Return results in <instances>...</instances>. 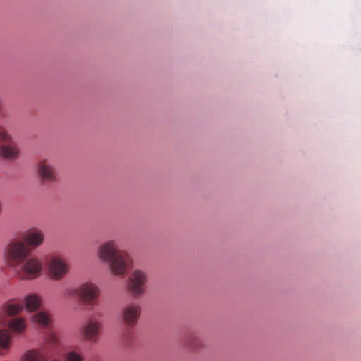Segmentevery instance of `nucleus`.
I'll list each match as a JSON object with an SVG mask.
<instances>
[{
  "mask_svg": "<svg viewBox=\"0 0 361 361\" xmlns=\"http://www.w3.org/2000/svg\"><path fill=\"white\" fill-rule=\"evenodd\" d=\"M29 255L30 249L27 245L19 240L13 241L5 249V261L11 268H16L21 264V269L28 276V278L35 279L40 275L43 269V264L37 257L27 259Z\"/></svg>",
  "mask_w": 361,
  "mask_h": 361,
  "instance_id": "1",
  "label": "nucleus"
},
{
  "mask_svg": "<svg viewBox=\"0 0 361 361\" xmlns=\"http://www.w3.org/2000/svg\"><path fill=\"white\" fill-rule=\"evenodd\" d=\"M97 254L99 259L108 265L114 275L123 276L131 268L130 257L126 251L120 250L114 240L102 243L98 247Z\"/></svg>",
  "mask_w": 361,
  "mask_h": 361,
  "instance_id": "2",
  "label": "nucleus"
},
{
  "mask_svg": "<svg viewBox=\"0 0 361 361\" xmlns=\"http://www.w3.org/2000/svg\"><path fill=\"white\" fill-rule=\"evenodd\" d=\"M99 292V288L96 284L85 282L79 286L66 287L63 295L65 299H78L86 305H94L97 304Z\"/></svg>",
  "mask_w": 361,
  "mask_h": 361,
  "instance_id": "3",
  "label": "nucleus"
},
{
  "mask_svg": "<svg viewBox=\"0 0 361 361\" xmlns=\"http://www.w3.org/2000/svg\"><path fill=\"white\" fill-rule=\"evenodd\" d=\"M59 343L56 335L49 333L44 337V343L40 348L29 350L24 353L22 361H47Z\"/></svg>",
  "mask_w": 361,
  "mask_h": 361,
  "instance_id": "4",
  "label": "nucleus"
},
{
  "mask_svg": "<svg viewBox=\"0 0 361 361\" xmlns=\"http://www.w3.org/2000/svg\"><path fill=\"white\" fill-rule=\"evenodd\" d=\"M49 277L54 281H61L69 273L70 266L67 260L59 255L49 257L46 262Z\"/></svg>",
  "mask_w": 361,
  "mask_h": 361,
  "instance_id": "5",
  "label": "nucleus"
},
{
  "mask_svg": "<svg viewBox=\"0 0 361 361\" xmlns=\"http://www.w3.org/2000/svg\"><path fill=\"white\" fill-rule=\"evenodd\" d=\"M141 313V307L138 303L131 302L123 306L120 318L123 324L128 329L137 323Z\"/></svg>",
  "mask_w": 361,
  "mask_h": 361,
  "instance_id": "6",
  "label": "nucleus"
},
{
  "mask_svg": "<svg viewBox=\"0 0 361 361\" xmlns=\"http://www.w3.org/2000/svg\"><path fill=\"white\" fill-rule=\"evenodd\" d=\"M147 281V276L145 272L140 270H135L129 277L128 290L130 293L138 297L145 292V286Z\"/></svg>",
  "mask_w": 361,
  "mask_h": 361,
  "instance_id": "7",
  "label": "nucleus"
},
{
  "mask_svg": "<svg viewBox=\"0 0 361 361\" xmlns=\"http://www.w3.org/2000/svg\"><path fill=\"white\" fill-rule=\"evenodd\" d=\"M102 326V324L100 321L92 317L80 328V331L85 339L90 342H96Z\"/></svg>",
  "mask_w": 361,
  "mask_h": 361,
  "instance_id": "8",
  "label": "nucleus"
},
{
  "mask_svg": "<svg viewBox=\"0 0 361 361\" xmlns=\"http://www.w3.org/2000/svg\"><path fill=\"white\" fill-rule=\"evenodd\" d=\"M37 173L44 183H52L56 180V169L48 159H43L37 164Z\"/></svg>",
  "mask_w": 361,
  "mask_h": 361,
  "instance_id": "9",
  "label": "nucleus"
},
{
  "mask_svg": "<svg viewBox=\"0 0 361 361\" xmlns=\"http://www.w3.org/2000/svg\"><path fill=\"white\" fill-rule=\"evenodd\" d=\"M23 240L30 247L37 248L44 242V233L41 229L32 228L24 233Z\"/></svg>",
  "mask_w": 361,
  "mask_h": 361,
  "instance_id": "10",
  "label": "nucleus"
},
{
  "mask_svg": "<svg viewBox=\"0 0 361 361\" xmlns=\"http://www.w3.org/2000/svg\"><path fill=\"white\" fill-rule=\"evenodd\" d=\"M0 310L3 314L1 318L15 317L23 310V305L16 298H12L3 303Z\"/></svg>",
  "mask_w": 361,
  "mask_h": 361,
  "instance_id": "11",
  "label": "nucleus"
},
{
  "mask_svg": "<svg viewBox=\"0 0 361 361\" xmlns=\"http://www.w3.org/2000/svg\"><path fill=\"white\" fill-rule=\"evenodd\" d=\"M7 323L8 326L12 333L22 334L27 329L26 319L22 317H16L7 321L6 318H0V324L5 325Z\"/></svg>",
  "mask_w": 361,
  "mask_h": 361,
  "instance_id": "12",
  "label": "nucleus"
},
{
  "mask_svg": "<svg viewBox=\"0 0 361 361\" xmlns=\"http://www.w3.org/2000/svg\"><path fill=\"white\" fill-rule=\"evenodd\" d=\"M0 155L8 160H14L18 156V151L16 147L9 145H1L0 147Z\"/></svg>",
  "mask_w": 361,
  "mask_h": 361,
  "instance_id": "13",
  "label": "nucleus"
},
{
  "mask_svg": "<svg viewBox=\"0 0 361 361\" xmlns=\"http://www.w3.org/2000/svg\"><path fill=\"white\" fill-rule=\"evenodd\" d=\"M24 303L26 308L31 312L37 310L41 304L40 298L35 294L27 295L24 299Z\"/></svg>",
  "mask_w": 361,
  "mask_h": 361,
  "instance_id": "14",
  "label": "nucleus"
},
{
  "mask_svg": "<svg viewBox=\"0 0 361 361\" xmlns=\"http://www.w3.org/2000/svg\"><path fill=\"white\" fill-rule=\"evenodd\" d=\"M35 322L42 326H48L51 322L49 315L44 312H39L36 313L33 317Z\"/></svg>",
  "mask_w": 361,
  "mask_h": 361,
  "instance_id": "15",
  "label": "nucleus"
},
{
  "mask_svg": "<svg viewBox=\"0 0 361 361\" xmlns=\"http://www.w3.org/2000/svg\"><path fill=\"white\" fill-rule=\"evenodd\" d=\"M135 341V334L130 329H126L121 334V342L123 345L130 347L133 345Z\"/></svg>",
  "mask_w": 361,
  "mask_h": 361,
  "instance_id": "16",
  "label": "nucleus"
},
{
  "mask_svg": "<svg viewBox=\"0 0 361 361\" xmlns=\"http://www.w3.org/2000/svg\"><path fill=\"white\" fill-rule=\"evenodd\" d=\"M185 342L188 347L192 349H197L202 346L200 340L195 334L188 335Z\"/></svg>",
  "mask_w": 361,
  "mask_h": 361,
  "instance_id": "17",
  "label": "nucleus"
},
{
  "mask_svg": "<svg viewBox=\"0 0 361 361\" xmlns=\"http://www.w3.org/2000/svg\"><path fill=\"white\" fill-rule=\"evenodd\" d=\"M65 361H83V356L74 350H70L66 353L64 355Z\"/></svg>",
  "mask_w": 361,
  "mask_h": 361,
  "instance_id": "18",
  "label": "nucleus"
},
{
  "mask_svg": "<svg viewBox=\"0 0 361 361\" xmlns=\"http://www.w3.org/2000/svg\"><path fill=\"white\" fill-rule=\"evenodd\" d=\"M11 137L8 135L6 129L0 126V144L7 145L11 142Z\"/></svg>",
  "mask_w": 361,
  "mask_h": 361,
  "instance_id": "19",
  "label": "nucleus"
},
{
  "mask_svg": "<svg viewBox=\"0 0 361 361\" xmlns=\"http://www.w3.org/2000/svg\"><path fill=\"white\" fill-rule=\"evenodd\" d=\"M50 361H60V360H57V359H53V360H50Z\"/></svg>",
  "mask_w": 361,
  "mask_h": 361,
  "instance_id": "20",
  "label": "nucleus"
}]
</instances>
